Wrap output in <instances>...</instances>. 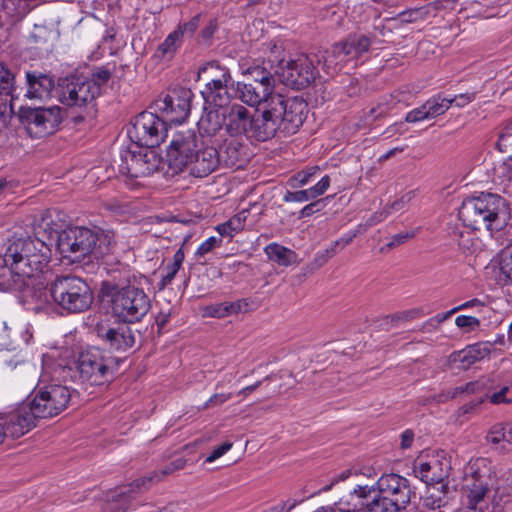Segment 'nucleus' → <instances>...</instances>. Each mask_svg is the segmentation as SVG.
Here are the masks:
<instances>
[{
	"label": "nucleus",
	"mask_w": 512,
	"mask_h": 512,
	"mask_svg": "<svg viewBox=\"0 0 512 512\" xmlns=\"http://www.w3.org/2000/svg\"><path fill=\"white\" fill-rule=\"evenodd\" d=\"M414 236L415 233L413 231H406L396 234L391 238V241L389 243H387L384 247L381 248V252L391 250L401 244H404L408 240L412 239Z\"/></svg>",
	"instance_id": "nucleus-52"
},
{
	"label": "nucleus",
	"mask_w": 512,
	"mask_h": 512,
	"mask_svg": "<svg viewBox=\"0 0 512 512\" xmlns=\"http://www.w3.org/2000/svg\"><path fill=\"white\" fill-rule=\"evenodd\" d=\"M451 464L444 451L421 453L413 462L416 477L427 485L441 483L449 475Z\"/></svg>",
	"instance_id": "nucleus-17"
},
{
	"label": "nucleus",
	"mask_w": 512,
	"mask_h": 512,
	"mask_svg": "<svg viewBox=\"0 0 512 512\" xmlns=\"http://www.w3.org/2000/svg\"><path fill=\"white\" fill-rule=\"evenodd\" d=\"M326 199L327 198L318 199V200L304 206L299 212V218L302 219V218L310 217L313 214H315L316 212L321 211L325 207Z\"/></svg>",
	"instance_id": "nucleus-53"
},
{
	"label": "nucleus",
	"mask_w": 512,
	"mask_h": 512,
	"mask_svg": "<svg viewBox=\"0 0 512 512\" xmlns=\"http://www.w3.org/2000/svg\"><path fill=\"white\" fill-rule=\"evenodd\" d=\"M475 93H464L451 98V105L455 103L457 107H464L475 99Z\"/></svg>",
	"instance_id": "nucleus-62"
},
{
	"label": "nucleus",
	"mask_w": 512,
	"mask_h": 512,
	"mask_svg": "<svg viewBox=\"0 0 512 512\" xmlns=\"http://www.w3.org/2000/svg\"><path fill=\"white\" fill-rule=\"evenodd\" d=\"M425 119H429L425 104L411 110L405 117V121L408 123H416Z\"/></svg>",
	"instance_id": "nucleus-57"
},
{
	"label": "nucleus",
	"mask_w": 512,
	"mask_h": 512,
	"mask_svg": "<svg viewBox=\"0 0 512 512\" xmlns=\"http://www.w3.org/2000/svg\"><path fill=\"white\" fill-rule=\"evenodd\" d=\"M109 303L112 315L121 323L140 322L149 312L151 301L142 288H127L105 298Z\"/></svg>",
	"instance_id": "nucleus-8"
},
{
	"label": "nucleus",
	"mask_w": 512,
	"mask_h": 512,
	"mask_svg": "<svg viewBox=\"0 0 512 512\" xmlns=\"http://www.w3.org/2000/svg\"><path fill=\"white\" fill-rule=\"evenodd\" d=\"M307 112L308 105L302 98L275 94L259 114L258 135L267 141L278 134H295L306 119Z\"/></svg>",
	"instance_id": "nucleus-2"
},
{
	"label": "nucleus",
	"mask_w": 512,
	"mask_h": 512,
	"mask_svg": "<svg viewBox=\"0 0 512 512\" xmlns=\"http://www.w3.org/2000/svg\"><path fill=\"white\" fill-rule=\"evenodd\" d=\"M247 73L251 76V83L263 84L271 89L275 88V72L265 66H253L247 69Z\"/></svg>",
	"instance_id": "nucleus-44"
},
{
	"label": "nucleus",
	"mask_w": 512,
	"mask_h": 512,
	"mask_svg": "<svg viewBox=\"0 0 512 512\" xmlns=\"http://www.w3.org/2000/svg\"><path fill=\"white\" fill-rule=\"evenodd\" d=\"M40 222L41 218L35 224L34 237L17 238L9 244L3 256V261L6 264L11 262L23 265L32 270V275L42 271L49 261L50 249L47 241L53 238H48V232L38 227Z\"/></svg>",
	"instance_id": "nucleus-6"
},
{
	"label": "nucleus",
	"mask_w": 512,
	"mask_h": 512,
	"mask_svg": "<svg viewBox=\"0 0 512 512\" xmlns=\"http://www.w3.org/2000/svg\"><path fill=\"white\" fill-rule=\"evenodd\" d=\"M487 377H492L494 379L493 389L486 398H489L490 402L493 404H508L512 402V398L508 397L507 394L510 392L512 388V382H501L500 375L498 374H490ZM485 398V396H483Z\"/></svg>",
	"instance_id": "nucleus-40"
},
{
	"label": "nucleus",
	"mask_w": 512,
	"mask_h": 512,
	"mask_svg": "<svg viewBox=\"0 0 512 512\" xmlns=\"http://www.w3.org/2000/svg\"><path fill=\"white\" fill-rule=\"evenodd\" d=\"M193 93L188 88H175L163 99L156 102L163 119L171 123H182L186 120L191 110Z\"/></svg>",
	"instance_id": "nucleus-18"
},
{
	"label": "nucleus",
	"mask_w": 512,
	"mask_h": 512,
	"mask_svg": "<svg viewBox=\"0 0 512 512\" xmlns=\"http://www.w3.org/2000/svg\"><path fill=\"white\" fill-rule=\"evenodd\" d=\"M424 104L429 119H432L444 114L450 108L451 100H449V98L433 97L427 100Z\"/></svg>",
	"instance_id": "nucleus-46"
},
{
	"label": "nucleus",
	"mask_w": 512,
	"mask_h": 512,
	"mask_svg": "<svg viewBox=\"0 0 512 512\" xmlns=\"http://www.w3.org/2000/svg\"><path fill=\"white\" fill-rule=\"evenodd\" d=\"M322 68L327 75H334L342 70L345 64L349 63L341 43H335L319 55Z\"/></svg>",
	"instance_id": "nucleus-32"
},
{
	"label": "nucleus",
	"mask_w": 512,
	"mask_h": 512,
	"mask_svg": "<svg viewBox=\"0 0 512 512\" xmlns=\"http://www.w3.org/2000/svg\"><path fill=\"white\" fill-rule=\"evenodd\" d=\"M499 268L506 280L512 282V243L502 250Z\"/></svg>",
	"instance_id": "nucleus-48"
},
{
	"label": "nucleus",
	"mask_w": 512,
	"mask_h": 512,
	"mask_svg": "<svg viewBox=\"0 0 512 512\" xmlns=\"http://www.w3.org/2000/svg\"><path fill=\"white\" fill-rule=\"evenodd\" d=\"M219 165V155L216 148L199 146L188 168L191 175L202 178L211 174Z\"/></svg>",
	"instance_id": "nucleus-28"
},
{
	"label": "nucleus",
	"mask_w": 512,
	"mask_h": 512,
	"mask_svg": "<svg viewBox=\"0 0 512 512\" xmlns=\"http://www.w3.org/2000/svg\"><path fill=\"white\" fill-rule=\"evenodd\" d=\"M53 212L42 211L38 227L48 232V238H57L58 249L65 257L71 258L72 261H80L86 256L100 259L111 252L110 235L100 230L79 226L61 229L52 218Z\"/></svg>",
	"instance_id": "nucleus-1"
},
{
	"label": "nucleus",
	"mask_w": 512,
	"mask_h": 512,
	"mask_svg": "<svg viewBox=\"0 0 512 512\" xmlns=\"http://www.w3.org/2000/svg\"><path fill=\"white\" fill-rule=\"evenodd\" d=\"M203 73H209L211 79H223L222 76L231 75L229 69L219 66L217 63H209L202 69Z\"/></svg>",
	"instance_id": "nucleus-54"
},
{
	"label": "nucleus",
	"mask_w": 512,
	"mask_h": 512,
	"mask_svg": "<svg viewBox=\"0 0 512 512\" xmlns=\"http://www.w3.org/2000/svg\"><path fill=\"white\" fill-rule=\"evenodd\" d=\"M229 302L208 305L204 308V316L225 318L231 316Z\"/></svg>",
	"instance_id": "nucleus-50"
},
{
	"label": "nucleus",
	"mask_w": 512,
	"mask_h": 512,
	"mask_svg": "<svg viewBox=\"0 0 512 512\" xmlns=\"http://www.w3.org/2000/svg\"><path fill=\"white\" fill-rule=\"evenodd\" d=\"M167 125L163 118L151 112L137 115L128 129V137L139 147L154 148L165 138Z\"/></svg>",
	"instance_id": "nucleus-11"
},
{
	"label": "nucleus",
	"mask_w": 512,
	"mask_h": 512,
	"mask_svg": "<svg viewBox=\"0 0 512 512\" xmlns=\"http://www.w3.org/2000/svg\"><path fill=\"white\" fill-rule=\"evenodd\" d=\"M136 276L127 267L113 269L109 273V278L101 283V295L103 298L113 296L130 287H135Z\"/></svg>",
	"instance_id": "nucleus-27"
},
{
	"label": "nucleus",
	"mask_w": 512,
	"mask_h": 512,
	"mask_svg": "<svg viewBox=\"0 0 512 512\" xmlns=\"http://www.w3.org/2000/svg\"><path fill=\"white\" fill-rule=\"evenodd\" d=\"M274 89H271L263 84L259 83H242L238 82L236 92L238 98L245 104L255 107L265 102L268 105V101L275 94Z\"/></svg>",
	"instance_id": "nucleus-29"
},
{
	"label": "nucleus",
	"mask_w": 512,
	"mask_h": 512,
	"mask_svg": "<svg viewBox=\"0 0 512 512\" xmlns=\"http://www.w3.org/2000/svg\"><path fill=\"white\" fill-rule=\"evenodd\" d=\"M36 419L38 417L29 403H22L0 412V432L3 440L5 437L17 439L25 435L35 427Z\"/></svg>",
	"instance_id": "nucleus-16"
},
{
	"label": "nucleus",
	"mask_w": 512,
	"mask_h": 512,
	"mask_svg": "<svg viewBox=\"0 0 512 512\" xmlns=\"http://www.w3.org/2000/svg\"><path fill=\"white\" fill-rule=\"evenodd\" d=\"M487 377H492L494 379L493 389L486 398H489L490 402L493 404H508L512 402V398L508 397L507 394L510 392L512 388V382H501L500 375L498 374H490ZM485 398V396H483Z\"/></svg>",
	"instance_id": "nucleus-41"
},
{
	"label": "nucleus",
	"mask_w": 512,
	"mask_h": 512,
	"mask_svg": "<svg viewBox=\"0 0 512 512\" xmlns=\"http://www.w3.org/2000/svg\"><path fill=\"white\" fill-rule=\"evenodd\" d=\"M268 259L281 266H289L296 262L297 254L276 242L270 243L264 249Z\"/></svg>",
	"instance_id": "nucleus-38"
},
{
	"label": "nucleus",
	"mask_w": 512,
	"mask_h": 512,
	"mask_svg": "<svg viewBox=\"0 0 512 512\" xmlns=\"http://www.w3.org/2000/svg\"><path fill=\"white\" fill-rule=\"evenodd\" d=\"M486 440L492 447L501 452L509 453L512 451V424L498 423L493 425Z\"/></svg>",
	"instance_id": "nucleus-34"
},
{
	"label": "nucleus",
	"mask_w": 512,
	"mask_h": 512,
	"mask_svg": "<svg viewBox=\"0 0 512 512\" xmlns=\"http://www.w3.org/2000/svg\"><path fill=\"white\" fill-rule=\"evenodd\" d=\"M382 499H387L395 506L406 508L411 501L412 490L408 479L398 474L382 475L376 482Z\"/></svg>",
	"instance_id": "nucleus-19"
},
{
	"label": "nucleus",
	"mask_w": 512,
	"mask_h": 512,
	"mask_svg": "<svg viewBox=\"0 0 512 512\" xmlns=\"http://www.w3.org/2000/svg\"><path fill=\"white\" fill-rule=\"evenodd\" d=\"M201 139L193 129L177 131L167 148L165 162L172 174L188 168L201 144Z\"/></svg>",
	"instance_id": "nucleus-10"
},
{
	"label": "nucleus",
	"mask_w": 512,
	"mask_h": 512,
	"mask_svg": "<svg viewBox=\"0 0 512 512\" xmlns=\"http://www.w3.org/2000/svg\"><path fill=\"white\" fill-rule=\"evenodd\" d=\"M495 388L494 379L492 377L483 376L476 381L455 387L451 393V398H455L463 393H482L483 396H488L489 393Z\"/></svg>",
	"instance_id": "nucleus-37"
},
{
	"label": "nucleus",
	"mask_w": 512,
	"mask_h": 512,
	"mask_svg": "<svg viewBox=\"0 0 512 512\" xmlns=\"http://www.w3.org/2000/svg\"><path fill=\"white\" fill-rule=\"evenodd\" d=\"M36 297L44 298L45 301L51 297L54 303L69 313L86 311L93 302V293L89 285L74 275L56 277L49 287L36 293Z\"/></svg>",
	"instance_id": "nucleus-5"
},
{
	"label": "nucleus",
	"mask_w": 512,
	"mask_h": 512,
	"mask_svg": "<svg viewBox=\"0 0 512 512\" xmlns=\"http://www.w3.org/2000/svg\"><path fill=\"white\" fill-rule=\"evenodd\" d=\"M382 500L377 485L370 487L358 485L345 497L344 503L350 511L375 512L379 510Z\"/></svg>",
	"instance_id": "nucleus-20"
},
{
	"label": "nucleus",
	"mask_w": 512,
	"mask_h": 512,
	"mask_svg": "<svg viewBox=\"0 0 512 512\" xmlns=\"http://www.w3.org/2000/svg\"><path fill=\"white\" fill-rule=\"evenodd\" d=\"M233 446L232 442L226 441L220 446L216 447L209 456L205 459L206 463H212L216 459L223 456L227 451H229Z\"/></svg>",
	"instance_id": "nucleus-59"
},
{
	"label": "nucleus",
	"mask_w": 512,
	"mask_h": 512,
	"mask_svg": "<svg viewBox=\"0 0 512 512\" xmlns=\"http://www.w3.org/2000/svg\"><path fill=\"white\" fill-rule=\"evenodd\" d=\"M26 77V94L25 96L31 100H47L52 96L53 90L56 91L54 77L51 74L43 73L37 70L27 71Z\"/></svg>",
	"instance_id": "nucleus-21"
},
{
	"label": "nucleus",
	"mask_w": 512,
	"mask_h": 512,
	"mask_svg": "<svg viewBox=\"0 0 512 512\" xmlns=\"http://www.w3.org/2000/svg\"><path fill=\"white\" fill-rule=\"evenodd\" d=\"M100 93L99 83L83 75H69L57 81L56 94L59 102L79 112V115L74 117L75 123L85 120L86 115L94 109Z\"/></svg>",
	"instance_id": "nucleus-4"
},
{
	"label": "nucleus",
	"mask_w": 512,
	"mask_h": 512,
	"mask_svg": "<svg viewBox=\"0 0 512 512\" xmlns=\"http://www.w3.org/2000/svg\"><path fill=\"white\" fill-rule=\"evenodd\" d=\"M183 39L181 38V31L174 30L166 39L158 46L155 57L160 60H171L178 48L182 45Z\"/></svg>",
	"instance_id": "nucleus-39"
},
{
	"label": "nucleus",
	"mask_w": 512,
	"mask_h": 512,
	"mask_svg": "<svg viewBox=\"0 0 512 512\" xmlns=\"http://www.w3.org/2000/svg\"><path fill=\"white\" fill-rule=\"evenodd\" d=\"M71 398L72 393L67 386L50 384L40 388L29 404L38 419L51 418L64 411Z\"/></svg>",
	"instance_id": "nucleus-13"
},
{
	"label": "nucleus",
	"mask_w": 512,
	"mask_h": 512,
	"mask_svg": "<svg viewBox=\"0 0 512 512\" xmlns=\"http://www.w3.org/2000/svg\"><path fill=\"white\" fill-rule=\"evenodd\" d=\"M448 501L449 499L445 491L432 488L428 489L423 499V506L431 512H445Z\"/></svg>",
	"instance_id": "nucleus-42"
},
{
	"label": "nucleus",
	"mask_w": 512,
	"mask_h": 512,
	"mask_svg": "<svg viewBox=\"0 0 512 512\" xmlns=\"http://www.w3.org/2000/svg\"><path fill=\"white\" fill-rule=\"evenodd\" d=\"M19 119L31 138H44L59 130L64 115L58 105L26 106L19 109Z\"/></svg>",
	"instance_id": "nucleus-9"
},
{
	"label": "nucleus",
	"mask_w": 512,
	"mask_h": 512,
	"mask_svg": "<svg viewBox=\"0 0 512 512\" xmlns=\"http://www.w3.org/2000/svg\"><path fill=\"white\" fill-rule=\"evenodd\" d=\"M459 219L473 230L485 229L491 233L502 230L510 219L507 201L493 193L465 199L459 209Z\"/></svg>",
	"instance_id": "nucleus-3"
},
{
	"label": "nucleus",
	"mask_w": 512,
	"mask_h": 512,
	"mask_svg": "<svg viewBox=\"0 0 512 512\" xmlns=\"http://www.w3.org/2000/svg\"><path fill=\"white\" fill-rule=\"evenodd\" d=\"M217 152L220 165L228 168H241L249 159L247 146L235 138L225 140Z\"/></svg>",
	"instance_id": "nucleus-25"
},
{
	"label": "nucleus",
	"mask_w": 512,
	"mask_h": 512,
	"mask_svg": "<svg viewBox=\"0 0 512 512\" xmlns=\"http://www.w3.org/2000/svg\"><path fill=\"white\" fill-rule=\"evenodd\" d=\"M112 360L105 359L97 349L80 353L77 368L83 382L90 385H102L113 378Z\"/></svg>",
	"instance_id": "nucleus-15"
},
{
	"label": "nucleus",
	"mask_w": 512,
	"mask_h": 512,
	"mask_svg": "<svg viewBox=\"0 0 512 512\" xmlns=\"http://www.w3.org/2000/svg\"><path fill=\"white\" fill-rule=\"evenodd\" d=\"M187 460L183 457H178L173 459L168 464H166L160 472H155L152 476L148 478V481H160L164 476L171 475L176 471L182 470L186 466Z\"/></svg>",
	"instance_id": "nucleus-47"
},
{
	"label": "nucleus",
	"mask_w": 512,
	"mask_h": 512,
	"mask_svg": "<svg viewBox=\"0 0 512 512\" xmlns=\"http://www.w3.org/2000/svg\"><path fill=\"white\" fill-rule=\"evenodd\" d=\"M97 335L112 351H127L135 343L134 334L128 326H98Z\"/></svg>",
	"instance_id": "nucleus-23"
},
{
	"label": "nucleus",
	"mask_w": 512,
	"mask_h": 512,
	"mask_svg": "<svg viewBox=\"0 0 512 512\" xmlns=\"http://www.w3.org/2000/svg\"><path fill=\"white\" fill-rule=\"evenodd\" d=\"M455 324L458 328L469 332L479 327L480 320L474 316L460 315L456 317Z\"/></svg>",
	"instance_id": "nucleus-51"
},
{
	"label": "nucleus",
	"mask_w": 512,
	"mask_h": 512,
	"mask_svg": "<svg viewBox=\"0 0 512 512\" xmlns=\"http://www.w3.org/2000/svg\"><path fill=\"white\" fill-rule=\"evenodd\" d=\"M247 212L242 211L233 217H231L225 223L219 224L216 227V230L222 237H230L232 238L235 233H238L244 228V222L247 217Z\"/></svg>",
	"instance_id": "nucleus-43"
},
{
	"label": "nucleus",
	"mask_w": 512,
	"mask_h": 512,
	"mask_svg": "<svg viewBox=\"0 0 512 512\" xmlns=\"http://www.w3.org/2000/svg\"><path fill=\"white\" fill-rule=\"evenodd\" d=\"M330 186V177L323 176L314 186L299 191H287L283 197L285 202H306L323 195Z\"/></svg>",
	"instance_id": "nucleus-35"
},
{
	"label": "nucleus",
	"mask_w": 512,
	"mask_h": 512,
	"mask_svg": "<svg viewBox=\"0 0 512 512\" xmlns=\"http://www.w3.org/2000/svg\"><path fill=\"white\" fill-rule=\"evenodd\" d=\"M232 82V76L226 75L223 79H210L201 92L206 103L215 107H223L228 103V86Z\"/></svg>",
	"instance_id": "nucleus-30"
},
{
	"label": "nucleus",
	"mask_w": 512,
	"mask_h": 512,
	"mask_svg": "<svg viewBox=\"0 0 512 512\" xmlns=\"http://www.w3.org/2000/svg\"><path fill=\"white\" fill-rule=\"evenodd\" d=\"M0 289L3 291L21 290L26 286V279L32 277V270L23 265L3 261L0 257Z\"/></svg>",
	"instance_id": "nucleus-24"
},
{
	"label": "nucleus",
	"mask_w": 512,
	"mask_h": 512,
	"mask_svg": "<svg viewBox=\"0 0 512 512\" xmlns=\"http://www.w3.org/2000/svg\"><path fill=\"white\" fill-rule=\"evenodd\" d=\"M316 64H320L318 54L300 53L288 60H279L275 74L284 85L304 89L319 76Z\"/></svg>",
	"instance_id": "nucleus-7"
},
{
	"label": "nucleus",
	"mask_w": 512,
	"mask_h": 512,
	"mask_svg": "<svg viewBox=\"0 0 512 512\" xmlns=\"http://www.w3.org/2000/svg\"><path fill=\"white\" fill-rule=\"evenodd\" d=\"M231 398L229 393H216L212 395L204 404L203 408L208 409L211 407L219 406Z\"/></svg>",
	"instance_id": "nucleus-60"
},
{
	"label": "nucleus",
	"mask_w": 512,
	"mask_h": 512,
	"mask_svg": "<svg viewBox=\"0 0 512 512\" xmlns=\"http://www.w3.org/2000/svg\"><path fill=\"white\" fill-rule=\"evenodd\" d=\"M320 171L318 166L309 167L298 172L290 181L292 187L304 186L315 179L316 174Z\"/></svg>",
	"instance_id": "nucleus-49"
},
{
	"label": "nucleus",
	"mask_w": 512,
	"mask_h": 512,
	"mask_svg": "<svg viewBox=\"0 0 512 512\" xmlns=\"http://www.w3.org/2000/svg\"><path fill=\"white\" fill-rule=\"evenodd\" d=\"M492 349V343L480 342L474 345L467 346L460 351L452 352L448 361L450 364H458L459 369L467 370L475 362L486 358Z\"/></svg>",
	"instance_id": "nucleus-26"
},
{
	"label": "nucleus",
	"mask_w": 512,
	"mask_h": 512,
	"mask_svg": "<svg viewBox=\"0 0 512 512\" xmlns=\"http://www.w3.org/2000/svg\"><path fill=\"white\" fill-rule=\"evenodd\" d=\"M14 91L15 75L7 67V65H5L3 62H0V94L13 96Z\"/></svg>",
	"instance_id": "nucleus-45"
},
{
	"label": "nucleus",
	"mask_w": 512,
	"mask_h": 512,
	"mask_svg": "<svg viewBox=\"0 0 512 512\" xmlns=\"http://www.w3.org/2000/svg\"><path fill=\"white\" fill-rule=\"evenodd\" d=\"M200 14L195 15L192 17L188 22L179 24L176 30L181 31V38H184V35L187 34L189 36H192L195 31L197 30L200 22Z\"/></svg>",
	"instance_id": "nucleus-55"
},
{
	"label": "nucleus",
	"mask_w": 512,
	"mask_h": 512,
	"mask_svg": "<svg viewBox=\"0 0 512 512\" xmlns=\"http://www.w3.org/2000/svg\"><path fill=\"white\" fill-rule=\"evenodd\" d=\"M138 150L129 147L121 153L120 172L131 178H143L155 171L163 169V160L152 148L139 147Z\"/></svg>",
	"instance_id": "nucleus-14"
},
{
	"label": "nucleus",
	"mask_w": 512,
	"mask_h": 512,
	"mask_svg": "<svg viewBox=\"0 0 512 512\" xmlns=\"http://www.w3.org/2000/svg\"><path fill=\"white\" fill-rule=\"evenodd\" d=\"M221 122L222 107H216V109L205 108L198 121V129L204 135L214 136L221 128H224V123Z\"/></svg>",
	"instance_id": "nucleus-36"
},
{
	"label": "nucleus",
	"mask_w": 512,
	"mask_h": 512,
	"mask_svg": "<svg viewBox=\"0 0 512 512\" xmlns=\"http://www.w3.org/2000/svg\"><path fill=\"white\" fill-rule=\"evenodd\" d=\"M421 315V311L419 309H411L402 312L395 313L391 316H387L386 319H390L392 323L400 322V321H411Z\"/></svg>",
	"instance_id": "nucleus-56"
},
{
	"label": "nucleus",
	"mask_w": 512,
	"mask_h": 512,
	"mask_svg": "<svg viewBox=\"0 0 512 512\" xmlns=\"http://www.w3.org/2000/svg\"><path fill=\"white\" fill-rule=\"evenodd\" d=\"M259 115L255 116L248 108L237 102L222 107V122L225 131L232 137L247 136L257 141H266L258 135Z\"/></svg>",
	"instance_id": "nucleus-12"
},
{
	"label": "nucleus",
	"mask_w": 512,
	"mask_h": 512,
	"mask_svg": "<svg viewBox=\"0 0 512 512\" xmlns=\"http://www.w3.org/2000/svg\"><path fill=\"white\" fill-rule=\"evenodd\" d=\"M463 486L464 495L466 497V509H478L477 506L484 501L489 491L488 484L484 477L478 473H473L470 478H466Z\"/></svg>",
	"instance_id": "nucleus-31"
},
{
	"label": "nucleus",
	"mask_w": 512,
	"mask_h": 512,
	"mask_svg": "<svg viewBox=\"0 0 512 512\" xmlns=\"http://www.w3.org/2000/svg\"><path fill=\"white\" fill-rule=\"evenodd\" d=\"M375 32L370 35L354 34L340 42L350 62L355 61L368 52L371 44L376 41Z\"/></svg>",
	"instance_id": "nucleus-33"
},
{
	"label": "nucleus",
	"mask_w": 512,
	"mask_h": 512,
	"mask_svg": "<svg viewBox=\"0 0 512 512\" xmlns=\"http://www.w3.org/2000/svg\"><path fill=\"white\" fill-rule=\"evenodd\" d=\"M222 243L221 238L217 237H210L207 240H205L197 249L196 254L198 256H204L205 254L212 251L213 248L220 246Z\"/></svg>",
	"instance_id": "nucleus-58"
},
{
	"label": "nucleus",
	"mask_w": 512,
	"mask_h": 512,
	"mask_svg": "<svg viewBox=\"0 0 512 512\" xmlns=\"http://www.w3.org/2000/svg\"><path fill=\"white\" fill-rule=\"evenodd\" d=\"M297 504L298 502L296 500L282 501L264 512H290Z\"/></svg>",
	"instance_id": "nucleus-61"
},
{
	"label": "nucleus",
	"mask_w": 512,
	"mask_h": 512,
	"mask_svg": "<svg viewBox=\"0 0 512 512\" xmlns=\"http://www.w3.org/2000/svg\"><path fill=\"white\" fill-rule=\"evenodd\" d=\"M230 313L232 315L247 312L249 310V303L246 299H238L235 302H229Z\"/></svg>",
	"instance_id": "nucleus-63"
},
{
	"label": "nucleus",
	"mask_w": 512,
	"mask_h": 512,
	"mask_svg": "<svg viewBox=\"0 0 512 512\" xmlns=\"http://www.w3.org/2000/svg\"><path fill=\"white\" fill-rule=\"evenodd\" d=\"M146 482L145 478L137 479L129 485L118 487L106 495L103 512H126L132 507V493L139 490Z\"/></svg>",
	"instance_id": "nucleus-22"
},
{
	"label": "nucleus",
	"mask_w": 512,
	"mask_h": 512,
	"mask_svg": "<svg viewBox=\"0 0 512 512\" xmlns=\"http://www.w3.org/2000/svg\"><path fill=\"white\" fill-rule=\"evenodd\" d=\"M414 197V192L410 191L403 195L400 199L394 201L391 206L389 207L390 210L393 211H399L404 209L407 203L411 201V199Z\"/></svg>",
	"instance_id": "nucleus-64"
}]
</instances>
